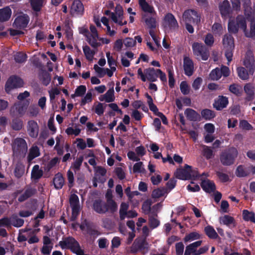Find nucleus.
Instances as JSON below:
<instances>
[{
	"instance_id": "obj_1",
	"label": "nucleus",
	"mask_w": 255,
	"mask_h": 255,
	"mask_svg": "<svg viewBox=\"0 0 255 255\" xmlns=\"http://www.w3.org/2000/svg\"><path fill=\"white\" fill-rule=\"evenodd\" d=\"M107 202L102 199H98L94 201L93 203V209L97 213L103 214L109 211L111 213H114L118 210V205L116 202L112 199L111 197H109V193L106 195Z\"/></svg>"
},
{
	"instance_id": "obj_2",
	"label": "nucleus",
	"mask_w": 255,
	"mask_h": 255,
	"mask_svg": "<svg viewBox=\"0 0 255 255\" xmlns=\"http://www.w3.org/2000/svg\"><path fill=\"white\" fill-rule=\"evenodd\" d=\"M238 154V151L236 147H229L221 152L220 154V161L224 166H231L234 164Z\"/></svg>"
},
{
	"instance_id": "obj_3",
	"label": "nucleus",
	"mask_w": 255,
	"mask_h": 255,
	"mask_svg": "<svg viewBox=\"0 0 255 255\" xmlns=\"http://www.w3.org/2000/svg\"><path fill=\"white\" fill-rule=\"evenodd\" d=\"M247 27L246 21L243 15H238L235 20H229L228 23V30L230 32L236 33L238 32L239 29L241 28L245 34L247 30Z\"/></svg>"
},
{
	"instance_id": "obj_4",
	"label": "nucleus",
	"mask_w": 255,
	"mask_h": 255,
	"mask_svg": "<svg viewBox=\"0 0 255 255\" xmlns=\"http://www.w3.org/2000/svg\"><path fill=\"white\" fill-rule=\"evenodd\" d=\"M192 48L193 54L197 59L206 61L210 56V53L208 48L201 43L194 42L192 44Z\"/></svg>"
},
{
	"instance_id": "obj_5",
	"label": "nucleus",
	"mask_w": 255,
	"mask_h": 255,
	"mask_svg": "<svg viewBox=\"0 0 255 255\" xmlns=\"http://www.w3.org/2000/svg\"><path fill=\"white\" fill-rule=\"evenodd\" d=\"M12 149L14 154L16 155L25 154L27 150L26 141L20 137L15 138L12 143Z\"/></svg>"
},
{
	"instance_id": "obj_6",
	"label": "nucleus",
	"mask_w": 255,
	"mask_h": 255,
	"mask_svg": "<svg viewBox=\"0 0 255 255\" xmlns=\"http://www.w3.org/2000/svg\"><path fill=\"white\" fill-rule=\"evenodd\" d=\"M182 18L185 22H190L195 24H198L201 20L200 15L197 11L192 9L185 11Z\"/></svg>"
},
{
	"instance_id": "obj_7",
	"label": "nucleus",
	"mask_w": 255,
	"mask_h": 255,
	"mask_svg": "<svg viewBox=\"0 0 255 255\" xmlns=\"http://www.w3.org/2000/svg\"><path fill=\"white\" fill-rule=\"evenodd\" d=\"M142 19L145 23L146 26L149 29V30H154L157 26V22L156 19V12L150 14L143 13L142 15Z\"/></svg>"
},
{
	"instance_id": "obj_8",
	"label": "nucleus",
	"mask_w": 255,
	"mask_h": 255,
	"mask_svg": "<svg viewBox=\"0 0 255 255\" xmlns=\"http://www.w3.org/2000/svg\"><path fill=\"white\" fill-rule=\"evenodd\" d=\"M23 85V82L21 78L16 76H11L6 83L5 90L8 93L11 89L22 87Z\"/></svg>"
},
{
	"instance_id": "obj_9",
	"label": "nucleus",
	"mask_w": 255,
	"mask_h": 255,
	"mask_svg": "<svg viewBox=\"0 0 255 255\" xmlns=\"http://www.w3.org/2000/svg\"><path fill=\"white\" fill-rule=\"evenodd\" d=\"M163 25L165 28L175 29L178 27V24L174 15L168 13L164 16Z\"/></svg>"
},
{
	"instance_id": "obj_10",
	"label": "nucleus",
	"mask_w": 255,
	"mask_h": 255,
	"mask_svg": "<svg viewBox=\"0 0 255 255\" xmlns=\"http://www.w3.org/2000/svg\"><path fill=\"white\" fill-rule=\"evenodd\" d=\"M95 227L93 223L85 220L80 226V228L82 231H86L87 233L91 237H96L99 235L98 231L94 229Z\"/></svg>"
},
{
	"instance_id": "obj_11",
	"label": "nucleus",
	"mask_w": 255,
	"mask_h": 255,
	"mask_svg": "<svg viewBox=\"0 0 255 255\" xmlns=\"http://www.w3.org/2000/svg\"><path fill=\"white\" fill-rule=\"evenodd\" d=\"M255 61L254 54L251 51H247L245 59L244 61V65L249 70V71L252 74L255 72Z\"/></svg>"
},
{
	"instance_id": "obj_12",
	"label": "nucleus",
	"mask_w": 255,
	"mask_h": 255,
	"mask_svg": "<svg viewBox=\"0 0 255 255\" xmlns=\"http://www.w3.org/2000/svg\"><path fill=\"white\" fill-rule=\"evenodd\" d=\"M27 131L30 137L32 138L37 137L39 132V127L37 122L34 120L29 121L27 125Z\"/></svg>"
},
{
	"instance_id": "obj_13",
	"label": "nucleus",
	"mask_w": 255,
	"mask_h": 255,
	"mask_svg": "<svg viewBox=\"0 0 255 255\" xmlns=\"http://www.w3.org/2000/svg\"><path fill=\"white\" fill-rule=\"evenodd\" d=\"M84 11V5L80 0H74L71 6L70 12L73 15H82Z\"/></svg>"
},
{
	"instance_id": "obj_14",
	"label": "nucleus",
	"mask_w": 255,
	"mask_h": 255,
	"mask_svg": "<svg viewBox=\"0 0 255 255\" xmlns=\"http://www.w3.org/2000/svg\"><path fill=\"white\" fill-rule=\"evenodd\" d=\"M183 69L185 74L188 76H191L194 72V64L193 61L187 56H184L183 58Z\"/></svg>"
},
{
	"instance_id": "obj_15",
	"label": "nucleus",
	"mask_w": 255,
	"mask_h": 255,
	"mask_svg": "<svg viewBox=\"0 0 255 255\" xmlns=\"http://www.w3.org/2000/svg\"><path fill=\"white\" fill-rule=\"evenodd\" d=\"M28 22V16L26 14H22L15 18L13 25L18 28H24L26 27Z\"/></svg>"
},
{
	"instance_id": "obj_16",
	"label": "nucleus",
	"mask_w": 255,
	"mask_h": 255,
	"mask_svg": "<svg viewBox=\"0 0 255 255\" xmlns=\"http://www.w3.org/2000/svg\"><path fill=\"white\" fill-rule=\"evenodd\" d=\"M203 190L206 193H211L216 190V185L214 182L210 180H203L200 184Z\"/></svg>"
},
{
	"instance_id": "obj_17",
	"label": "nucleus",
	"mask_w": 255,
	"mask_h": 255,
	"mask_svg": "<svg viewBox=\"0 0 255 255\" xmlns=\"http://www.w3.org/2000/svg\"><path fill=\"white\" fill-rule=\"evenodd\" d=\"M175 177L180 180H188L191 179V173L189 171V168L184 167V169H177L175 172Z\"/></svg>"
},
{
	"instance_id": "obj_18",
	"label": "nucleus",
	"mask_w": 255,
	"mask_h": 255,
	"mask_svg": "<svg viewBox=\"0 0 255 255\" xmlns=\"http://www.w3.org/2000/svg\"><path fill=\"white\" fill-rule=\"evenodd\" d=\"M228 104V98L223 96H219L215 100L213 104L214 107L218 111H220L225 108Z\"/></svg>"
},
{
	"instance_id": "obj_19",
	"label": "nucleus",
	"mask_w": 255,
	"mask_h": 255,
	"mask_svg": "<svg viewBox=\"0 0 255 255\" xmlns=\"http://www.w3.org/2000/svg\"><path fill=\"white\" fill-rule=\"evenodd\" d=\"M219 10L223 17H227L231 11V6L228 0H224L219 5Z\"/></svg>"
},
{
	"instance_id": "obj_20",
	"label": "nucleus",
	"mask_w": 255,
	"mask_h": 255,
	"mask_svg": "<svg viewBox=\"0 0 255 255\" xmlns=\"http://www.w3.org/2000/svg\"><path fill=\"white\" fill-rule=\"evenodd\" d=\"M146 80H147L151 82H155L158 78L157 69H154L153 68H148L144 70Z\"/></svg>"
},
{
	"instance_id": "obj_21",
	"label": "nucleus",
	"mask_w": 255,
	"mask_h": 255,
	"mask_svg": "<svg viewBox=\"0 0 255 255\" xmlns=\"http://www.w3.org/2000/svg\"><path fill=\"white\" fill-rule=\"evenodd\" d=\"M11 15V10L8 6L0 9V22H3L9 19Z\"/></svg>"
},
{
	"instance_id": "obj_22",
	"label": "nucleus",
	"mask_w": 255,
	"mask_h": 255,
	"mask_svg": "<svg viewBox=\"0 0 255 255\" xmlns=\"http://www.w3.org/2000/svg\"><path fill=\"white\" fill-rule=\"evenodd\" d=\"M64 178L61 173H58L55 175L53 182L56 189H61L64 184Z\"/></svg>"
},
{
	"instance_id": "obj_23",
	"label": "nucleus",
	"mask_w": 255,
	"mask_h": 255,
	"mask_svg": "<svg viewBox=\"0 0 255 255\" xmlns=\"http://www.w3.org/2000/svg\"><path fill=\"white\" fill-rule=\"evenodd\" d=\"M138 3L142 10L144 12V13L150 14L156 12L153 7L150 5L145 0H139Z\"/></svg>"
},
{
	"instance_id": "obj_24",
	"label": "nucleus",
	"mask_w": 255,
	"mask_h": 255,
	"mask_svg": "<svg viewBox=\"0 0 255 255\" xmlns=\"http://www.w3.org/2000/svg\"><path fill=\"white\" fill-rule=\"evenodd\" d=\"M223 45L225 49H234V41L233 36L231 35L225 34L223 39Z\"/></svg>"
},
{
	"instance_id": "obj_25",
	"label": "nucleus",
	"mask_w": 255,
	"mask_h": 255,
	"mask_svg": "<svg viewBox=\"0 0 255 255\" xmlns=\"http://www.w3.org/2000/svg\"><path fill=\"white\" fill-rule=\"evenodd\" d=\"M76 240L72 237H68L65 238L63 241H61L59 242V245L62 249H70L71 247L74 244Z\"/></svg>"
},
{
	"instance_id": "obj_26",
	"label": "nucleus",
	"mask_w": 255,
	"mask_h": 255,
	"mask_svg": "<svg viewBox=\"0 0 255 255\" xmlns=\"http://www.w3.org/2000/svg\"><path fill=\"white\" fill-rule=\"evenodd\" d=\"M36 192V189L32 188H28L25 190L24 192L20 195L18 198V201L22 202L29 198L32 197Z\"/></svg>"
},
{
	"instance_id": "obj_27",
	"label": "nucleus",
	"mask_w": 255,
	"mask_h": 255,
	"mask_svg": "<svg viewBox=\"0 0 255 255\" xmlns=\"http://www.w3.org/2000/svg\"><path fill=\"white\" fill-rule=\"evenodd\" d=\"M220 222L229 227H231V225L233 224V227L236 226L235 221L234 218L228 215H225L222 217H220Z\"/></svg>"
},
{
	"instance_id": "obj_28",
	"label": "nucleus",
	"mask_w": 255,
	"mask_h": 255,
	"mask_svg": "<svg viewBox=\"0 0 255 255\" xmlns=\"http://www.w3.org/2000/svg\"><path fill=\"white\" fill-rule=\"evenodd\" d=\"M43 171L39 169L38 165H35L31 171V177L32 179L35 180H39L43 176Z\"/></svg>"
},
{
	"instance_id": "obj_29",
	"label": "nucleus",
	"mask_w": 255,
	"mask_h": 255,
	"mask_svg": "<svg viewBox=\"0 0 255 255\" xmlns=\"http://www.w3.org/2000/svg\"><path fill=\"white\" fill-rule=\"evenodd\" d=\"M87 38V41L88 43L93 48H97L101 45V43L98 41L100 40L99 36H92L89 35V34H85Z\"/></svg>"
},
{
	"instance_id": "obj_30",
	"label": "nucleus",
	"mask_w": 255,
	"mask_h": 255,
	"mask_svg": "<svg viewBox=\"0 0 255 255\" xmlns=\"http://www.w3.org/2000/svg\"><path fill=\"white\" fill-rule=\"evenodd\" d=\"M10 219V227L12 225L16 228H19L24 224V220L22 219L19 218L16 215H12Z\"/></svg>"
},
{
	"instance_id": "obj_31",
	"label": "nucleus",
	"mask_w": 255,
	"mask_h": 255,
	"mask_svg": "<svg viewBox=\"0 0 255 255\" xmlns=\"http://www.w3.org/2000/svg\"><path fill=\"white\" fill-rule=\"evenodd\" d=\"M168 191L165 187L158 188L153 190L151 196L153 198H159L162 196H166Z\"/></svg>"
},
{
	"instance_id": "obj_32",
	"label": "nucleus",
	"mask_w": 255,
	"mask_h": 255,
	"mask_svg": "<svg viewBox=\"0 0 255 255\" xmlns=\"http://www.w3.org/2000/svg\"><path fill=\"white\" fill-rule=\"evenodd\" d=\"M244 91L247 95V99L249 101L253 99L255 95L254 87L250 83L246 84L244 86Z\"/></svg>"
},
{
	"instance_id": "obj_33",
	"label": "nucleus",
	"mask_w": 255,
	"mask_h": 255,
	"mask_svg": "<svg viewBox=\"0 0 255 255\" xmlns=\"http://www.w3.org/2000/svg\"><path fill=\"white\" fill-rule=\"evenodd\" d=\"M202 154L206 159L209 160L213 158L214 156L213 151L211 147L206 145H202Z\"/></svg>"
},
{
	"instance_id": "obj_34",
	"label": "nucleus",
	"mask_w": 255,
	"mask_h": 255,
	"mask_svg": "<svg viewBox=\"0 0 255 255\" xmlns=\"http://www.w3.org/2000/svg\"><path fill=\"white\" fill-rule=\"evenodd\" d=\"M114 100V90L113 87L108 90V91L103 95V98L100 99L101 101H105L108 103L113 102Z\"/></svg>"
},
{
	"instance_id": "obj_35",
	"label": "nucleus",
	"mask_w": 255,
	"mask_h": 255,
	"mask_svg": "<svg viewBox=\"0 0 255 255\" xmlns=\"http://www.w3.org/2000/svg\"><path fill=\"white\" fill-rule=\"evenodd\" d=\"M204 231L206 235L210 238L212 239H216L218 237V235L214 229V228L208 225L204 229Z\"/></svg>"
},
{
	"instance_id": "obj_36",
	"label": "nucleus",
	"mask_w": 255,
	"mask_h": 255,
	"mask_svg": "<svg viewBox=\"0 0 255 255\" xmlns=\"http://www.w3.org/2000/svg\"><path fill=\"white\" fill-rule=\"evenodd\" d=\"M245 35L247 37L255 39V19L251 20L250 30H247Z\"/></svg>"
},
{
	"instance_id": "obj_37",
	"label": "nucleus",
	"mask_w": 255,
	"mask_h": 255,
	"mask_svg": "<svg viewBox=\"0 0 255 255\" xmlns=\"http://www.w3.org/2000/svg\"><path fill=\"white\" fill-rule=\"evenodd\" d=\"M83 50L86 58L88 60L92 61L96 52L92 50L88 45L84 46L83 47Z\"/></svg>"
},
{
	"instance_id": "obj_38",
	"label": "nucleus",
	"mask_w": 255,
	"mask_h": 255,
	"mask_svg": "<svg viewBox=\"0 0 255 255\" xmlns=\"http://www.w3.org/2000/svg\"><path fill=\"white\" fill-rule=\"evenodd\" d=\"M23 126V121L21 119L16 118L12 120L11 127L13 129L20 130L22 129Z\"/></svg>"
},
{
	"instance_id": "obj_39",
	"label": "nucleus",
	"mask_w": 255,
	"mask_h": 255,
	"mask_svg": "<svg viewBox=\"0 0 255 255\" xmlns=\"http://www.w3.org/2000/svg\"><path fill=\"white\" fill-rule=\"evenodd\" d=\"M157 217V214L155 213L149 216V225L152 229L157 227L160 224V221L156 218Z\"/></svg>"
},
{
	"instance_id": "obj_40",
	"label": "nucleus",
	"mask_w": 255,
	"mask_h": 255,
	"mask_svg": "<svg viewBox=\"0 0 255 255\" xmlns=\"http://www.w3.org/2000/svg\"><path fill=\"white\" fill-rule=\"evenodd\" d=\"M243 218L246 221L255 223V216L253 212H250L247 210H244L243 211Z\"/></svg>"
},
{
	"instance_id": "obj_41",
	"label": "nucleus",
	"mask_w": 255,
	"mask_h": 255,
	"mask_svg": "<svg viewBox=\"0 0 255 255\" xmlns=\"http://www.w3.org/2000/svg\"><path fill=\"white\" fill-rule=\"evenodd\" d=\"M111 19L114 22L120 26L126 25L127 23V21L124 20V17H121L120 18L119 16L115 14L114 12L111 13Z\"/></svg>"
},
{
	"instance_id": "obj_42",
	"label": "nucleus",
	"mask_w": 255,
	"mask_h": 255,
	"mask_svg": "<svg viewBox=\"0 0 255 255\" xmlns=\"http://www.w3.org/2000/svg\"><path fill=\"white\" fill-rule=\"evenodd\" d=\"M69 203L71 208H80L79 197L75 194L70 195Z\"/></svg>"
},
{
	"instance_id": "obj_43",
	"label": "nucleus",
	"mask_w": 255,
	"mask_h": 255,
	"mask_svg": "<svg viewBox=\"0 0 255 255\" xmlns=\"http://www.w3.org/2000/svg\"><path fill=\"white\" fill-rule=\"evenodd\" d=\"M70 250L77 255H84V251L81 249L79 243L76 240L73 245L70 247Z\"/></svg>"
},
{
	"instance_id": "obj_44",
	"label": "nucleus",
	"mask_w": 255,
	"mask_h": 255,
	"mask_svg": "<svg viewBox=\"0 0 255 255\" xmlns=\"http://www.w3.org/2000/svg\"><path fill=\"white\" fill-rule=\"evenodd\" d=\"M201 238L200 235L196 232H191L185 236L184 238L185 242H190Z\"/></svg>"
},
{
	"instance_id": "obj_45",
	"label": "nucleus",
	"mask_w": 255,
	"mask_h": 255,
	"mask_svg": "<svg viewBox=\"0 0 255 255\" xmlns=\"http://www.w3.org/2000/svg\"><path fill=\"white\" fill-rule=\"evenodd\" d=\"M84 160L83 155L79 156L76 160L72 164L71 168H73L75 171H78L80 169L81 166Z\"/></svg>"
},
{
	"instance_id": "obj_46",
	"label": "nucleus",
	"mask_w": 255,
	"mask_h": 255,
	"mask_svg": "<svg viewBox=\"0 0 255 255\" xmlns=\"http://www.w3.org/2000/svg\"><path fill=\"white\" fill-rule=\"evenodd\" d=\"M40 155L39 149L37 146L32 147L29 151L28 155V159L29 161L32 160L34 158L39 156Z\"/></svg>"
},
{
	"instance_id": "obj_47",
	"label": "nucleus",
	"mask_w": 255,
	"mask_h": 255,
	"mask_svg": "<svg viewBox=\"0 0 255 255\" xmlns=\"http://www.w3.org/2000/svg\"><path fill=\"white\" fill-rule=\"evenodd\" d=\"M222 77V71L219 68L213 70L210 74V77L213 80H218Z\"/></svg>"
},
{
	"instance_id": "obj_48",
	"label": "nucleus",
	"mask_w": 255,
	"mask_h": 255,
	"mask_svg": "<svg viewBox=\"0 0 255 255\" xmlns=\"http://www.w3.org/2000/svg\"><path fill=\"white\" fill-rule=\"evenodd\" d=\"M59 161L60 159L58 157H54L46 165L45 167V170L46 171H49L53 167L59 162Z\"/></svg>"
},
{
	"instance_id": "obj_49",
	"label": "nucleus",
	"mask_w": 255,
	"mask_h": 255,
	"mask_svg": "<svg viewBox=\"0 0 255 255\" xmlns=\"http://www.w3.org/2000/svg\"><path fill=\"white\" fill-rule=\"evenodd\" d=\"M237 72L239 77L242 80H246L249 78V74L246 69L243 67L237 68Z\"/></svg>"
},
{
	"instance_id": "obj_50",
	"label": "nucleus",
	"mask_w": 255,
	"mask_h": 255,
	"mask_svg": "<svg viewBox=\"0 0 255 255\" xmlns=\"http://www.w3.org/2000/svg\"><path fill=\"white\" fill-rule=\"evenodd\" d=\"M187 118L191 121H201V116L199 113H186Z\"/></svg>"
},
{
	"instance_id": "obj_51",
	"label": "nucleus",
	"mask_w": 255,
	"mask_h": 255,
	"mask_svg": "<svg viewBox=\"0 0 255 255\" xmlns=\"http://www.w3.org/2000/svg\"><path fill=\"white\" fill-rule=\"evenodd\" d=\"M236 174L239 177H245L248 175V173L245 170L242 165L238 166L236 170Z\"/></svg>"
},
{
	"instance_id": "obj_52",
	"label": "nucleus",
	"mask_w": 255,
	"mask_h": 255,
	"mask_svg": "<svg viewBox=\"0 0 255 255\" xmlns=\"http://www.w3.org/2000/svg\"><path fill=\"white\" fill-rule=\"evenodd\" d=\"M204 41L206 46L212 47L214 43V38L211 33H208L204 37Z\"/></svg>"
},
{
	"instance_id": "obj_53",
	"label": "nucleus",
	"mask_w": 255,
	"mask_h": 255,
	"mask_svg": "<svg viewBox=\"0 0 255 255\" xmlns=\"http://www.w3.org/2000/svg\"><path fill=\"white\" fill-rule=\"evenodd\" d=\"M229 90L232 93L236 95L239 96L241 95L242 91V88L240 86L237 84H232L229 87Z\"/></svg>"
},
{
	"instance_id": "obj_54",
	"label": "nucleus",
	"mask_w": 255,
	"mask_h": 255,
	"mask_svg": "<svg viewBox=\"0 0 255 255\" xmlns=\"http://www.w3.org/2000/svg\"><path fill=\"white\" fill-rule=\"evenodd\" d=\"M26 55L23 53H17L14 56L15 61L19 63H23L26 61Z\"/></svg>"
},
{
	"instance_id": "obj_55",
	"label": "nucleus",
	"mask_w": 255,
	"mask_h": 255,
	"mask_svg": "<svg viewBox=\"0 0 255 255\" xmlns=\"http://www.w3.org/2000/svg\"><path fill=\"white\" fill-rule=\"evenodd\" d=\"M43 0H31V4L35 11H39L42 6Z\"/></svg>"
},
{
	"instance_id": "obj_56",
	"label": "nucleus",
	"mask_w": 255,
	"mask_h": 255,
	"mask_svg": "<svg viewBox=\"0 0 255 255\" xmlns=\"http://www.w3.org/2000/svg\"><path fill=\"white\" fill-rule=\"evenodd\" d=\"M131 105L135 110L134 112H138L136 110L140 107L143 111L146 112L147 111V108L143 104L141 101H135L132 103Z\"/></svg>"
},
{
	"instance_id": "obj_57",
	"label": "nucleus",
	"mask_w": 255,
	"mask_h": 255,
	"mask_svg": "<svg viewBox=\"0 0 255 255\" xmlns=\"http://www.w3.org/2000/svg\"><path fill=\"white\" fill-rule=\"evenodd\" d=\"M212 31L215 34L221 35L223 33V28L221 24L215 23L212 26Z\"/></svg>"
},
{
	"instance_id": "obj_58",
	"label": "nucleus",
	"mask_w": 255,
	"mask_h": 255,
	"mask_svg": "<svg viewBox=\"0 0 255 255\" xmlns=\"http://www.w3.org/2000/svg\"><path fill=\"white\" fill-rule=\"evenodd\" d=\"M41 80L43 84L47 86L49 84L51 81V77L50 74L47 72H43L41 75Z\"/></svg>"
},
{
	"instance_id": "obj_59",
	"label": "nucleus",
	"mask_w": 255,
	"mask_h": 255,
	"mask_svg": "<svg viewBox=\"0 0 255 255\" xmlns=\"http://www.w3.org/2000/svg\"><path fill=\"white\" fill-rule=\"evenodd\" d=\"M180 89L181 93L184 95H187L189 93V87L185 81H182L180 85Z\"/></svg>"
},
{
	"instance_id": "obj_60",
	"label": "nucleus",
	"mask_w": 255,
	"mask_h": 255,
	"mask_svg": "<svg viewBox=\"0 0 255 255\" xmlns=\"http://www.w3.org/2000/svg\"><path fill=\"white\" fill-rule=\"evenodd\" d=\"M185 167L186 168H189V171H190V173H191V178H197L201 177V175L199 173L198 171L196 169H192L191 166L185 164Z\"/></svg>"
},
{
	"instance_id": "obj_61",
	"label": "nucleus",
	"mask_w": 255,
	"mask_h": 255,
	"mask_svg": "<svg viewBox=\"0 0 255 255\" xmlns=\"http://www.w3.org/2000/svg\"><path fill=\"white\" fill-rule=\"evenodd\" d=\"M86 91V88L85 86L81 85L79 86L75 91V94L73 95H72V97H74L75 96H81L83 95Z\"/></svg>"
},
{
	"instance_id": "obj_62",
	"label": "nucleus",
	"mask_w": 255,
	"mask_h": 255,
	"mask_svg": "<svg viewBox=\"0 0 255 255\" xmlns=\"http://www.w3.org/2000/svg\"><path fill=\"white\" fill-rule=\"evenodd\" d=\"M146 98L147 99V102L149 106L150 110L152 112H157L158 109L156 106L153 104L151 97L147 94Z\"/></svg>"
},
{
	"instance_id": "obj_63",
	"label": "nucleus",
	"mask_w": 255,
	"mask_h": 255,
	"mask_svg": "<svg viewBox=\"0 0 255 255\" xmlns=\"http://www.w3.org/2000/svg\"><path fill=\"white\" fill-rule=\"evenodd\" d=\"M184 246L182 242H178L175 245V251L176 255H183Z\"/></svg>"
},
{
	"instance_id": "obj_64",
	"label": "nucleus",
	"mask_w": 255,
	"mask_h": 255,
	"mask_svg": "<svg viewBox=\"0 0 255 255\" xmlns=\"http://www.w3.org/2000/svg\"><path fill=\"white\" fill-rule=\"evenodd\" d=\"M216 175L222 182H226L229 180V176L228 174L220 171H217Z\"/></svg>"
}]
</instances>
